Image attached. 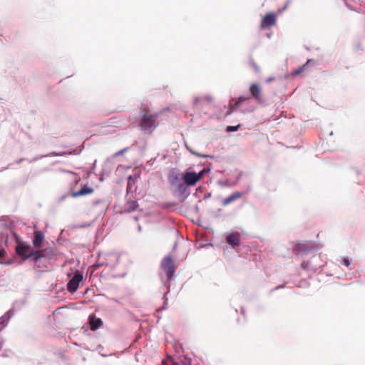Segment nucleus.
Instances as JSON below:
<instances>
[{
  "label": "nucleus",
  "mask_w": 365,
  "mask_h": 365,
  "mask_svg": "<svg viewBox=\"0 0 365 365\" xmlns=\"http://www.w3.org/2000/svg\"><path fill=\"white\" fill-rule=\"evenodd\" d=\"M157 117V115H153L150 113L147 106H143L140 108V126L141 129L151 133L156 127L155 120Z\"/></svg>",
  "instance_id": "nucleus-1"
},
{
  "label": "nucleus",
  "mask_w": 365,
  "mask_h": 365,
  "mask_svg": "<svg viewBox=\"0 0 365 365\" xmlns=\"http://www.w3.org/2000/svg\"><path fill=\"white\" fill-rule=\"evenodd\" d=\"M170 189L178 196L182 195V173L178 169H172L168 175Z\"/></svg>",
  "instance_id": "nucleus-2"
},
{
  "label": "nucleus",
  "mask_w": 365,
  "mask_h": 365,
  "mask_svg": "<svg viewBox=\"0 0 365 365\" xmlns=\"http://www.w3.org/2000/svg\"><path fill=\"white\" fill-rule=\"evenodd\" d=\"M16 252L24 260L30 257L34 259L36 255V250H34L29 245L23 242H17Z\"/></svg>",
  "instance_id": "nucleus-3"
},
{
  "label": "nucleus",
  "mask_w": 365,
  "mask_h": 365,
  "mask_svg": "<svg viewBox=\"0 0 365 365\" xmlns=\"http://www.w3.org/2000/svg\"><path fill=\"white\" fill-rule=\"evenodd\" d=\"M161 269L165 272L167 278L170 279L176 269V264L170 256L164 257L160 263Z\"/></svg>",
  "instance_id": "nucleus-4"
},
{
  "label": "nucleus",
  "mask_w": 365,
  "mask_h": 365,
  "mask_svg": "<svg viewBox=\"0 0 365 365\" xmlns=\"http://www.w3.org/2000/svg\"><path fill=\"white\" fill-rule=\"evenodd\" d=\"M317 248V246L308 242H295L293 253L296 255H307Z\"/></svg>",
  "instance_id": "nucleus-5"
},
{
  "label": "nucleus",
  "mask_w": 365,
  "mask_h": 365,
  "mask_svg": "<svg viewBox=\"0 0 365 365\" xmlns=\"http://www.w3.org/2000/svg\"><path fill=\"white\" fill-rule=\"evenodd\" d=\"M205 173V169H203L199 173L187 172L184 174V183H186L188 185H194L202 178Z\"/></svg>",
  "instance_id": "nucleus-6"
},
{
  "label": "nucleus",
  "mask_w": 365,
  "mask_h": 365,
  "mask_svg": "<svg viewBox=\"0 0 365 365\" xmlns=\"http://www.w3.org/2000/svg\"><path fill=\"white\" fill-rule=\"evenodd\" d=\"M56 255V250L51 247H47L43 250H36V257L34 262L37 264L41 258L53 259Z\"/></svg>",
  "instance_id": "nucleus-7"
},
{
  "label": "nucleus",
  "mask_w": 365,
  "mask_h": 365,
  "mask_svg": "<svg viewBox=\"0 0 365 365\" xmlns=\"http://www.w3.org/2000/svg\"><path fill=\"white\" fill-rule=\"evenodd\" d=\"M83 280V275L79 272H76L74 276L67 284V289L69 292H75L79 286V283Z\"/></svg>",
  "instance_id": "nucleus-8"
},
{
  "label": "nucleus",
  "mask_w": 365,
  "mask_h": 365,
  "mask_svg": "<svg viewBox=\"0 0 365 365\" xmlns=\"http://www.w3.org/2000/svg\"><path fill=\"white\" fill-rule=\"evenodd\" d=\"M250 93L252 97L257 101L262 102L264 101L262 89L259 84L256 83H251L250 86Z\"/></svg>",
  "instance_id": "nucleus-9"
},
{
  "label": "nucleus",
  "mask_w": 365,
  "mask_h": 365,
  "mask_svg": "<svg viewBox=\"0 0 365 365\" xmlns=\"http://www.w3.org/2000/svg\"><path fill=\"white\" fill-rule=\"evenodd\" d=\"M277 21V15L274 13H269L266 14L261 21V29H268L274 26Z\"/></svg>",
  "instance_id": "nucleus-10"
},
{
  "label": "nucleus",
  "mask_w": 365,
  "mask_h": 365,
  "mask_svg": "<svg viewBox=\"0 0 365 365\" xmlns=\"http://www.w3.org/2000/svg\"><path fill=\"white\" fill-rule=\"evenodd\" d=\"M243 196V193L239 191H235L232 192L230 195L224 198L222 200V205L223 206H227L235 200L240 199Z\"/></svg>",
  "instance_id": "nucleus-11"
},
{
  "label": "nucleus",
  "mask_w": 365,
  "mask_h": 365,
  "mask_svg": "<svg viewBox=\"0 0 365 365\" xmlns=\"http://www.w3.org/2000/svg\"><path fill=\"white\" fill-rule=\"evenodd\" d=\"M93 188L89 187L88 185H84L78 191L71 192L73 197H78L79 196L88 195L93 192Z\"/></svg>",
  "instance_id": "nucleus-12"
},
{
  "label": "nucleus",
  "mask_w": 365,
  "mask_h": 365,
  "mask_svg": "<svg viewBox=\"0 0 365 365\" xmlns=\"http://www.w3.org/2000/svg\"><path fill=\"white\" fill-rule=\"evenodd\" d=\"M34 238L33 240L34 247L36 248H40L42 246V243L44 241L45 236L43 233L40 230H36L34 233Z\"/></svg>",
  "instance_id": "nucleus-13"
},
{
  "label": "nucleus",
  "mask_w": 365,
  "mask_h": 365,
  "mask_svg": "<svg viewBox=\"0 0 365 365\" xmlns=\"http://www.w3.org/2000/svg\"><path fill=\"white\" fill-rule=\"evenodd\" d=\"M227 242L232 246H238L240 244V235L238 232H234L226 237Z\"/></svg>",
  "instance_id": "nucleus-14"
},
{
  "label": "nucleus",
  "mask_w": 365,
  "mask_h": 365,
  "mask_svg": "<svg viewBox=\"0 0 365 365\" xmlns=\"http://www.w3.org/2000/svg\"><path fill=\"white\" fill-rule=\"evenodd\" d=\"M89 324L91 329L94 331L102 326L103 321L100 318H96L94 315H91L89 317Z\"/></svg>",
  "instance_id": "nucleus-15"
},
{
  "label": "nucleus",
  "mask_w": 365,
  "mask_h": 365,
  "mask_svg": "<svg viewBox=\"0 0 365 365\" xmlns=\"http://www.w3.org/2000/svg\"><path fill=\"white\" fill-rule=\"evenodd\" d=\"M139 205L136 200H130L128 201L124 205V212H131L137 210Z\"/></svg>",
  "instance_id": "nucleus-16"
},
{
  "label": "nucleus",
  "mask_w": 365,
  "mask_h": 365,
  "mask_svg": "<svg viewBox=\"0 0 365 365\" xmlns=\"http://www.w3.org/2000/svg\"><path fill=\"white\" fill-rule=\"evenodd\" d=\"M310 61H311L310 60H308V61H307V63H306L305 64H304L302 66H301V67H299V68H297V69L294 70V71L292 72V76H298V75L301 74L302 73H303V72L305 71V69H306V68H307V65L309 63V62H310Z\"/></svg>",
  "instance_id": "nucleus-17"
},
{
  "label": "nucleus",
  "mask_w": 365,
  "mask_h": 365,
  "mask_svg": "<svg viewBox=\"0 0 365 365\" xmlns=\"http://www.w3.org/2000/svg\"><path fill=\"white\" fill-rule=\"evenodd\" d=\"M163 365H182L181 362H176L172 358H168L165 361H163Z\"/></svg>",
  "instance_id": "nucleus-18"
},
{
  "label": "nucleus",
  "mask_w": 365,
  "mask_h": 365,
  "mask_svg": "<svg viewBox=\"0 0 365 365\" xmlns=\"http://www.w3.org/2000/svg\"><path fill=\"white\" fill-rule=\"evenodd\" d=\"M250 99V98L248 97H244V96H241L238 98V100L235 102V105L233 106V107H238L240 106V104L245 101H248Z\"/></svg>",
  "instance_id": "nucleus-19"
},
{
  "label": "nucleus",
  "mask_w": 365,
  "mask_h": 365,
  "mask_svg": "<svg viewBox=\"0 0 365 365\" xmlns=\"http://www.w3.org/2000/svg\"><path fill=\"white\" fill-rule=\"evenodd\" d=\"M240 127V125H237L236 126H231V125H230V126L227 127V131H228V132H235V131H237L239 129Z\"/></svg>",
  "instance_id": "nucleus-20"
},
{
  "label": "nucleus",
  "mask_w": 365,
  "mask_h": 365,
  "mask_svg": "<svg viewBox=\"0 0 365 365\" xmlns=\"http://www.w3.org/2000/svg\"><path fill=\"white\" fill-rule=\"evenodd\" d=\"M309 262L304 261L301 263V267L304 270H307L309 269Z\"/></svg>",
  "instance_id": "nucleus-21"
},
{
  "label": "nucleus",
  "mask_w": 365,
  "mask_h": 365,
  "mask_svg": "<svg viewBox=\"0 0 365 365\" xmlns=\"http://www.w3.org/2000/svg\"><path fill=\"white\" fill-rule=\"evenodd\" d=\"M131 180H133V177L131 175H130L128 177V185H127V191H129L131 189V187H132Z\"/></svg>",
  "instance_id": "nucleus-22"
},
{
  "label": "nucleus",
  "mask_w": 365,
  "mask_h": 365,
  "mask_svg": "<svg viewBox=\"0 0 365 365\" xmlns=\"http://www.w3.org/2000/svg\"><path fill=\"white\" fill-rule=\"evenodd\" d=\"M251 65L254 68V69L256 72L259 71V70H260L259 67L256 64V63L254 61H251Z\"/></svg>",
  "instance_id": "nucleus-23"
},
{
  "label": "nucleus",
  "mask_w": 365,
  "mask_h": 365,
  "mask_svg": "<svg viewBox=\"0 0 365 365\" xmlns=\"http://www.w3.org/2000/svg\"><path fill=\"white\" fill-rule=\"evenodd\" d=\"M7 320V319L5 317H2L0 318V326H1V328L4 327L5 326V322Z\"/></svg>",
  "instance_id": "nucleus-24"
},
{
  "label": "nucleus",
  "mask_w": 365,
  "mask_h": 365,
  "mask_svg": "<svg viewBox=\"0 0 365 365\" xmlns=\"http://www.w3.org/2000/svg\"><path fill=\"white\" fill-rule=\"evenodd\" d=\"M190 361H191L190 359H187L186 356H184V361H183L184 365H190Z\"/></svg>",
  "instance_id": "nucleus-25"
},
{
  "label": "nucleus",
  "mask_w": 365,
  "mask_h": 365,
  "mask_svg": "<svg viewBox=\"0 0 365 365\" xmlns=\"http://www.w3.org/2000/svg\"><path fill=\"white\" fill-rule=\"evenodd\" d=\"M202 99L209 103H211L213 100L212 97H211V96H205V97H203Z\"/></svg>",
  "instance_id": "nucleus-26"
},
{
  "label": "nucleus",
  "mask_w": 365,
  "mask_h": 365,
  "mask_svg": "<svg viewBox=\"0 0 365 365\" xmlns=\"http://www.w3.org/2000/svg\"><path fill=\"white\" fill-rule=\"evenodd\" d=\"M343 264H344L345 266L349 267V264H350V262H349V260L348 259H344L343 260Z\"/></svg>",
  "instance_id": "nucleus-27"
},
{
  "label": "nucleus",
  "mask_w": 365,
  "mask_h": 365,
  "mask_svg": "<svg viewBox=\"0 0 365 365\" xmlns=\"http://www.w3.org/2000/svg\"><path fill=\"white\" fill-rule=\"evenodd\" d=\"M6 254V251L4 249H0V258H2Z\"/></svg>",
  "instance_id": "nucleus-28"
},
{
  "label": "nucleus",
  "mask_w": 365,
  "mask_h": 365,
  "mask_svg": "<svg viewBox=\"0 0 365 365\" xmlns=\"http://www.w3.org/2000/svg\"><path fill=\"white\" fill-rule=\"evenodd\" d=\"M274 80V78L270 77V78H268L266 79V82L267 83H269V82H271V81H272Z\"/></svg>",
  "instance_id": "nucleus-29"
},
{
  "label": "nucleus",
  "mask_w": 365,
  "mask_h": 365,
  "mask_svg": "<svg viewBox=\"0 0 365 365\" xmlns=\"http://www.w3.org/2000/svg\"><path fill=\"white\" fill-rule=\"evenodd\" d=\"M233 111V108H231L227 113V115H230Z\"/></svg>",
  "instance_id": "nucleus-30"
}]
</instances>
